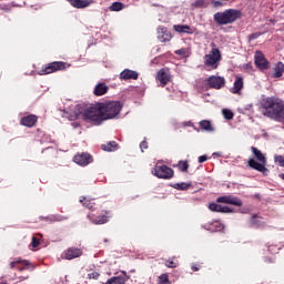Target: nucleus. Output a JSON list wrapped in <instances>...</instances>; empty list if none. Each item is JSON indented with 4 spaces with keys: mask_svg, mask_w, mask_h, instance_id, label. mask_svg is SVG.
<instances>
[{
    "mask_svg": "<svg viewBox=\"0 0 284 284\" xmlns=\"http://www.w3.org/2000/svg\"><path fill=\"white\" fill-rule=\"evenodd\" d=\"M262 114L277 123H284V101L277 97H268L262 100Z\"/></svg>",
    "mask_w": 284,
    "mask_h": 284,
    "instance_id": "obj_1",
    "label": "nucleus"
},
{
    "mask_svg": "<svg viewBox=\"0 0 284 284\" xmlns=\"http://www.w3.org/2000/svg\"><path fill=\"white\" fill-rule=\"evenodd\" d=\"M69 119L70 121L83 119V121H87V123H93V125H101V123L103 122V116L101 113V103L87 106L79 113H74V115H71Z\"/></svg>",
    "mask_w": 284,
    "mask_h": 284,
    "instance_id": "obj_2",
    "label": "nucleus"
},
{
    "mask_svg": "<svg viewBox=\"0 0 284 284\" xmlns=\"http://www.w3.org/2000/svg\"><path fill=\"white\" fill-rule=\"evenodd\" d=\"M243 17V13L239 9H226L224 11L216 12L213 19L217 26H230L234 21H239Z\"/></svg>",
    "mask_w": 284,
    "mask_h": 284,
    "instance_id": "obj_3",
    "label": "nucleus"
},
{
    "mask_svg": "<svg viewBox=\"0 0 284 284\" xmlns=\"http://www.w3.org/2000/svg\"><path fill=\"white\" fill-rule=\"evenodd\" d=\"M251 151L256 160L248 159V168H252V170H256L257 172H262L264 175L267 174L270 170H267L265 166L267 165V158H265V154H263V152H261V150H258L256 146H252Z\"/></svg>",
    "mask_w": 284,
    "mask_h": 284,
    "instance_id": "obj_4",
    "label": "nucleus"
},
{
    "mask_svg": "<svg viewBox=\"0 0 284 284\" xmlns=\"http://www.w3.org/2000/svg\"><path fill=\"white\" fill-rule=\"evenodd\" d=\"M123 110V104L119 101L102 102L100 103V111L102 114V121H109L110 119H116Z\"/></svg>",
    "mask_w": 284,
    "mask_h": 284,
    "instance_id": "obj_5",
    "label": "nucleus"
},
{
    "mask_svg": "<svg viewBox=\"0 0 284 284\" xmlns=\"http://www.w3.org/2000/svg\"><path fill=\"white\" fill-rule=\"evenodd\" d=\"M211 48L212 50L204 55L203 61H204V65H206L207 68H211L212 70H216L222 59L221 51L216 49L215 43H211Z\"/></svg>",
    "mask_w": 284,
    "mask_h": 284,
    "instance_id": "obj_6",
    "label": "nucleus"
},
{
    "mask_svg": "<svg viewBox=\"0 0 284 284\" xmlns=\"http://www.w3.org/2000/svg\"><path fill=\"white\" fill-rule=\"evenodd\" d=\"M154 174L158 179H172L174 176V171L168 165L155 166Z\"/></svg>",
    "mask_w": 284,
    "mask_h": 284,
    "instance_id": "obj_7",
    "label": "nucleus"
},
{
    "mask_svg": "<svg viewBox=\"0 0 284 284\" xmlns=\"http://www.w3.org/2000/svg\"><path fill=\"white\" fill-rule=\"evenodd\" d=\"M57 70H65L64 62H51L44 69H42L39 74H52V72H57Z\"/></svg>",
    "mask_w": 284,
    "mask_h": 284,
    "instance_id": "obj_8",
    "label": "nucleus"
},
{
    "mask_svg": "<svg viewBox=\"0 0 284 284\" xmlns=\"http://www.w3.org/2000/svg\"><path fill=\"white\" fill-rule=\"evenodd\" d=\"M207 84L214 90H221L225 85V78L221 75H211L207 78Z\"/></svg>",
    "mask_w": 284,
    "mask_h": 284,
    "instance_id": "obj_9",
    "label": "nucleus"
},
{
    "mask_svg": "<svg viewBox=\"0 0 284 284\" xmlns=\"http://www.w3.org/2000/svg\"><path fill=\"white\" fill-rule=\"evenodd\" d=\"M217 203H225L226 205H235L236 207H241L243 205V202L241 199L234 196V195H224L217 197Z\"/></svg>",
    "mask_w": 284,
    "mask_h": 284,
    "instance_id": "obj_10",
    "label": "nucleus"
},
{
    "mask_svg": "<svg viewBox=\"0 0 284 284\" xmlns=\"http://www.w3.org/2000/svg\"><path fill=\"white\" fill-rule=\"evenodd\" d=\"M254 61H255V65L260 70H267V68H270V62L267 61V59H265V55L261 51L255 52Z\"/></svg>",
    "mask_w": 284,
    "mask_h": 284,
    "instance_id": "obj_11",
    "label": "nucleus"
},
{
    "mask_svg": "<svg viewBox=\"0 0 284 284\" xmlns=\"http://www.w3.org/2000/svg\"><path fill=\"white\" fill-rule=\"evenodd\" d=\"M72 8H77L78 10H83V8H90L94 0H68Z\"/></svg>",
    "mask_w": 284,
    "mask_h": 284,
    "instance_id": "obj_12",
    "label": "nucleus"
},
{
    "mask_svg": "<svg viewBox=\"0 0 284 284\" xmlns=\"http://www.w3.org/2000/svg\"><path fill=\"white\" fill-rule=\"evenodd\" d=\"M158 39L161 43H168V41L172 40V33L168 31V28L159 27L158 28Z\"/></svg>",
    "mask_w": 284,
    "mask_h": 284,
    "instance_id": "obj_13",
    "label": "nucleus"
},
{
    "mask_svg": "<svg viewBox=\"0 0 284 284\" xmlns=\"http://www.w3.org/2000/svg\"><path fill=\"white\" fill-rule=\"evenodd\" d=\"M83 255V251L77 247H70L64 252V258L67 261H72L73 258H79Z\"/></svg>",
    "mask_w": 284,
    "mask_h": 284,
    "instance_id": "obj_14",
    "label": "nucleus"
},
{
    "mask_svg": "<svg viewBox=\"0 0 284 284\" xmlns=\"http://www.w3.org/2000/svg\"><path fill=\"white\" fill-rule=\"evenodd\" d=\"M156 79L158 81H160V83L162 85H168V83H170V69H161L159 72H158V75H156Z\"/></svg>",
    "mask_w": 284,
    "mask_h": 284,
    "instance_id": "obj_15",
    "label": "nucleus"
},
{
    "mask_svg": "<svg viewBox=\"0 0 284 284\" xmlns=\"http://www.w3.org/2000/svg\"><path fill=\"white\" fill-rule=\"evenodd\" d=\"M173 30L180 34H194L196 32V29H192L187 24H175L173 26Z\"/></svg>",
    "mask_w": 284,
    "mask_h": 284,
    "instance_id": "obj_16",
    "label": "nucleus"
},
{
    "mask_svg": "<svg viewBox=\"0 0 284 284\" xmlns=\"http://www.w3.org/2000/svg\"><path fill=\"white\" fill-rule=\"evenodd\" d=\"M120 79H122L123 81H130V79H133V81H136V79H139V73L130 69H124L120 73Z\"/></svg>",
    "mask_w": 284,
    "mask_h": 284,
    "instance_id": "obj_17",
    "label": "nucleus"
},
{
    "mask_svg": "<svg viewBox=\"0 0 284 284\" xmlns=\"http://www.w3.org/2000/svg\"><path fill=\"white\" fill-rule=\"evenodd\" d=\"M91 160L92 156H90V154L88 153H82L74 156V163H77L78 165H89Z\"/></svg>",
    "mask_w": 284,
    "mask_h": 284,
    "instance_id": "obj_18",
    "label": "nucleus"
},
{
    "mask_svg": "<svg viewBox=\"0 0 284 284\" xmlns=\"http://www.w3.org/2000/svg\"><path fill=\"white\" fill-rule=\"evenodd\" d=\"M122 274L123 275L111 277L105 284H125V282L130 280V276H128L125 271H122Z\"/></svg>",
    "mask_w": 284,
    "mask_h": 284,
    "instance_id": "obj_19",
    "label": "nucleus"
},
{
    "mask_svg": "<svg viewBox=\"0 0 284 284\" xmlns=\"http://www.w3.org/2000/svg\"><path fill=\"white\" fill-rule=\"evenodd\" d=\"M209 210L211 212H221L222 214H230L232 212V209L216 203L209 204Z\"/></svg>",
    "mask_w": 284,
    "mask_h": 284,
    "instance_id": "obj_20",
    "label": "nucleus"
},
{
    "mask_svg": "<svg viewBox=\"0 0 284 284\" xmlns=\"http://www.w3.org/2000/svg\"><path fill=\"white\" fill-rule=\"evenodd\" d=\"M37 123V115H28L21 119V125H24L26 128H34Z\"/></svg>",
    "mask_w": 284,
    "mask_h": 284,
    "instance_id": "obj_21",
    "label": "nucleus"
},
{
    "mask_svg": "<svg viewBox=\"0 0 284 284\" xmlns=\"http://www.w3.org/2000/svg\"><path fill=\"white\" fill-rule=\"evenodd\" d=\"M109 88L105 85V83H98L94 88L93 94L95 97H103V94H108Z\"/></svg>",
    "mask_w": 284,
    "mask_h": 284,
    "instance_id": "obj_22",
    "label": "nucleus"
},
{
    "mask_svg": "<svg viewBox=\"0 0 284 284\" xmlns=\"http://www.w3.org/2000/svg\"><path fill=\"white\" fill-rule=\"evenodd\" d=\"M225 226H223V224L219 221L213 222L212 224L209 225H204V230H207L209 232H222V230H224Z\"/></svg>",
    "mask_w": 284,
    "mask_h": 284,
    "instance_id": "obj_23",
    "label": "nucleus"
},
{
    "mask_svg": "<svg viewBox=\"0 0 284 284\" xmlns=\"http://www.w3.org/2000/svg\"><path fill=\"white\" fill-rule=\"evenodd\" d=\"M23 265H28V261L21 260L19 257L14 258L11 263H10V267L11 270H23Z\"/></svg>",
    "mask_w": 284,
    "mask_h": 284,
    "instance_id": "obj_24",
    "label": "nucleus"
},
{
    "mask_svg": "<svg viewBox=\"0 0 284 284\" xmlns=\"http://www.w3.org/2000/svg\"><path fill=\"white\" fill-rule=\"evenodd\" d=\"M241 90H243V78L236 77L234 85L232 88V93L240 94Z\"/></svg>",
    "mask_w": 284,
    "mask_h": 284,
    "instance_id": "obj_25",
    "label": "nucleus"
},
{
    "mask_svg": "<svg viewBox=\"0 0 284 284\" xmlns=\"http://www.w3.org/2000/svg\"><path fill=\"white\" fill-rule=\"evenodd\" d=\"M283 72H284V63L277 62L274 68L273 79H281V77H283Z\"/></svg>",
    "mask_w": 284,
    "mask_h": 284,
    "instance_id": "obj_26",
    "label": "nucleus"
},
{
    "mask_svg": "<svg viewBox=\"0 0 284 284\" xmlns=\"http://www.w3.org/2000/svg\"><path fill=\"white\" fill-rule=\"evenodd\" d=\"M199 125L205 132H214V126L210 120H202L200 121Z\"/></svg>",
    "mask_w": 284,
    "mask_h": 284,
    "instance_id": "obj_27",
    "label": "nucleus"
},
{
    "mask_svg": "<svg viewBox=\"0 0 284 284\" xmlns=\"http://www.w3.org/2000/svg\"><path fill=\"white\" fill-rule=\"evenodd\" d=\"M118 144L116 142H109L106 144H102V150H104V152H114V150H116Z\"/></svg>",
    "mask_w": 284,
    "mask_h": 284,
    "instance_id": "obj_28",
    "label": "nucleus"
},
{
    "mask_svg": "<svg viewBox=\"0 0 284 284\" xmlns=\"http://www.w3.org/2000/svg\"><path fill=\"white\" fill-rule=\"evenodd\" d=\"M109 10H111V12H121V10H123V3L121 2H113Z\"/></svg>",
    "mask_w": 284,
    "mask_h": 284,
    "instance_id": "obj_29",
    "label": "nucleus"
},
{
    "mask_svg": "<svg viewBox=\"0 0 284 284\" xmlns=\"http://www.w3.org/2000/svg\"><path fill=\"white\" fill-rule=\"evenodd\" d=\"M92 223H94V225H103L104 223H108V216L103 215V216H99L95 219L91 220Z\"/></svg>",
    "mask_w": 284,
    "mask_h": 284,
    "instance_id": "obj_30",
    "label": "nucleus"
},
{
    "mask_svg": "<svg viewBox=\"0 0 284 284\" xmlns=\"http://www.w3.org/2000/svg\"><path fill=\"white\" fill-rule=\"evenodd\" d=\"M222 114L227 121H232V119H234V113L229 109H223Z\"/></svg>",
    "mask_w": 284,
    "mask_h": 284,
    "instance_id": "obj_31",
    "label": "nucleus"
},
{
    "mask_svg": "<svg viewBox=\"0 0 284 284\" xmlns=\"http://www.w3.org/2000/svg\"><path fill=\"white\" fill-rule=\"evenodd\" d=\"M80 203H83V206L88 207L89 210H92V207H94V202H91L85 197L80 199Z\"/></svg>",
    "mask_w": 284,
    "mask_h": 284,
    "instance_id": "obj_32",
    "label": "nucleus"
},
{
    "mask_svg": "<svg viewBox=\"0 0 284 284\" xmlns=\"http://www.w3.org/2000/svg\"><path fill=\"white\" fill-rule=\"evenodd\" d=\"M178 168L179 170H181V172H187V168H190V164H187V161H180Z\"/></svg>",
    "mask_w": 284,
    "mask_h": 284,
    "instance_id": "obj_33",
    "label": "nucleus"
},
{
    "mask_svg": "<svg viewBox=\"0 0 284 284\" xmlns=\"http://www.w3.org/2000/svg\"><path fill=\"white\" fill-rule=\"evenodd\" d=\"M192 184H187L185 182L176 183L173 185L175 190H187Z\"/></svg>",
    "mask_w": 284,
    "mask_h": 284,
    "instance_id": "obj_34",
    "label": "nucleus"
},
{
    "mask_svg": "<svg viewBox=\"0 0 284 284\" xmlns=\"http://www.w3.org/2000/svg\"><path fill=\"white\" fill-rule=\"evenodd\" d=\"M274 161L280 165V168H284V155H274Z\"/></svg>",
    "mask_w": 284,
    "mask_h": 284,
    "instance_id": "obj_35",
    "label": "nucleus"
},
{
    "mask_svg": "<svg viewBox=\"0 0 284 284\" xmlns=\"http://www.w3.org/2000/svg\"><path fill=\"white\" fill-rule=\"evenodd\" d=\"M159 284H170V278L168 274H162L159 276Z\"/></svg>",
    "mask_w": 284,
    "mask_h": 284,
    "instance_id": "obj_36",
    "label": "nucleus"
},
{
    "mask_svg": "<svg viewBox=\"0 0 284 284\" xmlns=\"http://www.w3.org/2000/svg\"><path fill=\"white\" fill-rule=\"evenodd\" d=\"M175 54H179L180 57H187V49H179L175 51Z\"/></svg>",
    "mask_w": 284,
    "mask_h": 284,
    "instance_id": "obj_37",
    "label": "nucleus"
},
{
    "mask_svg": "<svg viewBox=\"0 0 284 284\" xmlns=\"http://www.w3.org/2000/svg\"><path fill=\"white\" fill-rule=\"evenodd\" d=\"M205 0H197L195 1V8H204Z\"/></svg>",
    "mask_w": 284,
    "mask_h": 284,
    "instance_id": "obj_38",
    "label": "nucleus"
},
{
    "mask_svg": "<svg viewBox=\"0 0 284 284\" xmlns=\"http://www.w3.org/2000/svg\"><path fill=\"white\" fill-rule=\"evenodd\" d=\"M261 37V33H252L248 36L250 41H254V39H258Z\"/></svg>",
    "mask_w": 284,
    "mask_h": 284,
    "instance_id": "obj_39",
    "label": "nucleus"
},
{
    "mask_svg": "<svg viewBox=\"0 0 284 284\" xmlns=\"http://www.w3.org/2000/svg\"><path fill=\"white\" fill-rule=\"evenodd\" d=\"M212 3H213V6H214V8H221V7H223V2H221V1L212 0Z\"/></svg>",
    "mask_w": 284,
    "mask_h": 284,
    "instance_id": "obj_40",
    "label": "nucleus"
},
{
    "mask_svg": "<svg viewBox=\"0 0 284 284\" xmlns=\"http://www.w3.org/2000/svg\"><path fill=\"white\" fill-rule=\"evenodd\" d=\"M140 150L143 152L144 150H148V142L143 141L140 143Z\"/></svg>",
    "mask_w": 284,
    "mask_h": 284,
    "instance_id": "obj_41",
    "label": "nucleus"
},
{
    "mask_svg": "<svg viewBox=\"0 0 284 284\" xmlns=\"http://www.w3.org/2000/svg\"><path fill=\"white\" fill-rule=\"evenodd\" d=\"M31 245H32V247H39V240H37V237H32Z\"/></svg>",
    "mask_w": 284,
    "mask_h": 284,
    "instance_id": "obj_42",
    "label": "nucleus"
},
{
    "mask_svg": "<svg viewBox=\"0 0 284 284\" xmlns=\"http://www.w3.org/2000/svg\"><path fill=\"white\" fill-rule=\"evenodd\" d=\"M205 161H207V155H201L199 158V163H205Z\"/></svg>",
    "mask_w": 284,
    "mask_h": 284,
    "instance_id": "obj_43",
    "label": "nucleus"
},
{
    "mask_svg": "<svg viewBox=\"0 0 284 284\" xmlns=\"http://www.w3.org/2000/svg\"><path fill=\"white\" fill-rule=\"evenodd\" d=\"M166 267H176V263L172 262V261H168L165 263Z\"/></svg>",
    "mask_w": 284,
    "mask_h": 284,
    "instance_id": "obj_44",
    "label": "nucleus"
},
{
    "mask_svg": "<svg viewBox=\"0 0 284 284\" xmlns=\"http://www.w3.org/2000/svg\"><path fill=\"white\" fill-rule=\"evenodd\" d=\"M246 110H252V104H248V105L246 106Z\"/></svg>",
    "mask_w": 284,
    "mask_h": 284,
    "instance_id": "obj_45",
    "label": "nucleus"
},
{
    "mask_svg": "<svg viewBox=\"0 0 284 284\" xmlns=\"http://www.w3.org/2000/svg\"><path fill=\"white\" fill-rule=\"evenodd\" d=\"M194 272H199V267L193 266Z\"/></svg>",
    "mask_w": 284,
    "mask_h": 284,
    "instance_id": "obj_46",
    "label": "nucleus"
},
{
    "mask_svg": "<svg viewBox=\"0 0 284 284\" xmlns=\"http://www.w3.org/2000/svg\"><path fill=\"white\" fill-rule=\"evenodd\" d=\"M92 276H93V278H94V273H92Z\"/></svg>",
    "mask_w": 284,
    "mask_h": 284,
    "instance_id": "obj_47",
    "label": "nucleus"
}]
</instances>
